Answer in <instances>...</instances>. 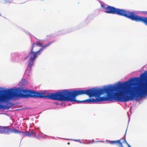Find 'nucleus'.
Instances as JSON below:
<instances>
[{"label":"nucleus","instance_id":"obj_1","mask_svg":"<svg viewBox=\"0 0 147 147\" xmlns=\"http://www.w3.org/2000/svg\"><path fill=\"white\" fill-rule=\"evenodd\" d=\"M15 97L43 98V92L40 93L33 90L20 89L17 92L13 90L9 89L5 91V94L0 95V102H6L10 98ZM11 107L9 102H7L6 105L0 104V109H9Z\"/></svg>","mask_w":147,"mask_h":147},{"label":"nucleus","instance_id":"obj_2","mask_svg":"<svg viewBox=\"0 0 147 147\" xmlns=\"http://www.w3.org/2000/svg\"><path fill=\"white\" fill-rule=\"evenodd\" d=\"M105 9V11L107 13L116 14L119 16H123L132 20L143 22L147 25V18L136 16L135 14L133 12L124 9L116 8L110 6L106 7Z\"/></svg>","mask_w":147,"mask_h":147},{"label":"nucleus","instance_id":"obj_3","mask_svg":"<svg viewBox=\"0 0 147 147\" xmlns=\"http://www.w3.org/2000/svg\"><path fill=\"white\" fill-rule=\"evenodd\" d=\"M11 133L20 134L24 133V132L19 131L16 129H12L8 126H0V134H9Z\"/></svg>","mask_w":147,"mask_h":147},{"label":"nucleus","instance_id":"obj_4","mask_svg":"<svg viewBox=\"0 0 147 147\" xmlns=\"http://www.w3.org/2000/svg\"><path fill=\"white\" fill-rule=\"evenodd\" d=\"M147 94V84H139V98Z\"/></svg>","mask_w":147,"mask_h":147},{"label":"nucleus","instance_id":"obj_5","mask_svg":"<svg viewBox=\"0 0 147 147\" xmlns=\"http://www.w3.org/2000/svg\"><path fill=\"white\" fill-rule=\"evenodd\" d=\"M109 143L111 144H119V147H124L122 144L125 143L128 146V147H130V145L127 143L125 138H122L120 140L115 141H110Z\"/></svg>","mask_w":147,"mask_h":147},{"label":"nucleus","instance_id":"obj_6","mask_svg":"<svg viewBox=\"0 0 147 147\" xmlns=\"http://www.w3.org/2000/svg\"><path fill=\"white\" fill-rule=\"evenodd\" d=\"M33 49L34 46L32 47L31 51L28 54V55L29 59L35 60L38 56L41 53L39 50L36 52H34L33 51Z\"/></svg>","mask_w":147,"mask_h":147},{"label":"nucleus","instance_id":"obj_7","mask_svg":"<svg viewBox=\"0 0 147 147\" xmlns=\"http://www.w3.org/2000/svg\"><path fill=\"white\" fill-rule=\"evenodd\" d=\"M34 60H32L30 59L28 60V67L26 71V74H27L28 75H29V74L31 69L33 65L34 62Z\"/></svg>","mask_w":147,"mask_h":147},{"label":"nucleus","instance_id":"obj_8","mask_svg":"<svg viewBox=\"0 0 147 147\" xmlns=\"http://www.w3.org/2000/svg\"><path fill=\"white\" fill-rule=\"evenodd\" d=\"M53 42V41H51L48 43L44 45H42V47L39 50L40 51V52L41 53V52L43 51V50L46 49L47 47L51 45Z\"/></svg>","mask_w":147,"mask_h":147},{"label":"nucleus","instance_id":"obj_9","mask_svg":"<svg viewBox=\"0 0 147 147\" xmlns=\"http://www.w3.org/2000/svg\"><path fill=\"white\" fill-rule=\"evenodd\" d=\"M42 43L40 41H38L36 43L34 42L33 44L32 47L34 46V48L36 46H38L40 47H42Z\"/></svg>","mask_w":147,"mask_h":147},{"label":"nucleus","instance_id":"obj_10","mask_svg":"<svg viewBox=\"0 0 147 147\" xmlns=\"http://www.w3.org/2000/svg\"><path fill=\"white\" fill-rule=\"evenodd\" d=\"M34 132L33 131L29 132L27 131L26 134V135L28 137H31L34 134Z\"/></svg>","mask_w":147,"mask_h":147},{"label":"nucleus","instance_id":"obj_11","mask_svg":"<svg viewBox=\"0 0 147 147\" xmlns=\"http://www.w3.org/2000/svg\"><path fill=\"white\" fill-rule=\"evenodd\" d=\"M28 57H29V55H28L24 59V60H26V59H27Z\"/></svg>","mask_w":147,"mask_h":147},{"label":"nucleus","instance_id":"obj_12","mask_svg":"<svg viewBox=\"0 0 147 147\" xmlns=\"http://www.w3.org/2000/svg\"><path fill=\"white\" fill-rule=\"evenodd\" d=\"M67 144L68 145H69L70 144V143L69 142H68L67 143Z\"/></svg>","mask_w":147,"mask_h":147},{"label":"nucleus","instance_id":"obj_13","mask_svg":"<svg viewBox=\"0 0 147 147\" xmlns=\"http://www.w3.org/2000/svg\"><path fill=\"white\" fill-rule=\"evenodd\" d=\"M142 75L143 76V75H144V74H141L140 75V76H142Z\"/></svg>","mask_w":147,"mask_h":147},{"label":"nucleus","instance_id":"obj_14","mask_svg":"<svg viewBox=\"0 0 147 147\" xmlns=\"http://www.w3.org/2000/svg\"><path fill=\"white\" fill-rule=\"evenodd\" d=\"M102 7H103L104 6V5H102Z\"/></svg>","mask_w":147,"mask_h":147}]
</instances>
